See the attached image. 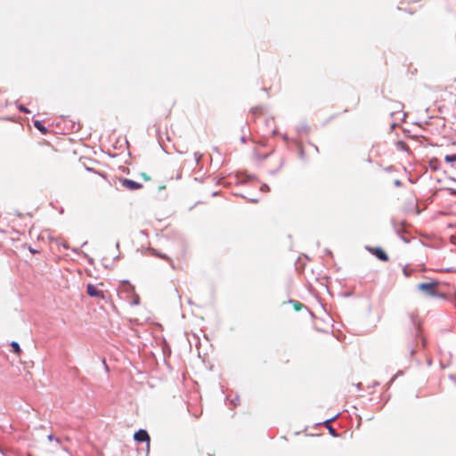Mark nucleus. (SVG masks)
<instances>
[{"label": "nucleus", "instance_id": "f257e3e1", "mask_svg": "<svg viewBox=\"0 0 456 456\" xmlns=\"http://www.w3.org/2000/svg\"><path fill=\"white\" fill-rule=\"evenodd\" d=\"M57 150L43 140L32 151L33 159L39 165L49 166L55 161Z\"/></svg>", "mask_w": 456, "mask_h": 456}, {"label": "nucleus", "instance_id": "f03ea898", "mask_svg": "<svg viewBox=\"0 0 456 456\" xmlns=\"http://www.w3.org/2000/svg\"><path fill=\"white\" fill-rule=\"evenodd\" d=\"M439 281H434L431 282L420 283L418 285V289L430 297L445 298V295L444 293L439 292L438 290Z\"/></svg>", "mask_w": 456, "mask_h": 456}, {"label": "nucleus", "instance_id": "7ed1b4c3", "mask_svg": "<svg viewBox=\"0 0 456 456\" xmlns=\"http://www.w3.org/2000/svg\"><path fill=\"white\" fill-rule=\"evenodd\" d=\"M120 183L123 187H125L130 191H135V190H139V189L142 188V183L134 182V181L127 179V178L120 179Z\"/></svg>", "mask_w": 456, "mask_h": 456}, {"label": "nucleus", "instance_id": "20e7f679", "mask_svg": "<svg viewBox=\"0 0 456 456\" xmlns=\"http://www.w3.org/2000/svg\"><path fill=\"white\" fill-rule=\"evenodd\" d=\"M134 440L137 442H147V446H150V436L144 429H140L134 435Z\"/></svg>", "mask_w": 456, "mask_h": 456}, {"label": "nucleus", "instance_id": "39448f33", "mask_svg": "<svg viewBox=\"0 0 456 456\" xmlns=\"http://www.w3.org/2000/svg\"><path fill=\"white\" fill-rule=\"evenodd\" d=\"M86 292L90 297L103 298L104 294L102 290H100L96 286L93 284H88L86 287Z\"/></svg>", "mask_w": 456, "mask_h": 456}, {"label": "nucleus", "instance_id": "423d86ee", "mask_svg": "<svg viewBox=\"0 0 456 456\" xmlns=\"http://www.w3.org/2000/svg\"><path fill=\"white\" fill-rule=\"evenodd\" d=\"M370 251L376 256L381 261H388V256L387 253L380 248H370Z\"/></svg>", "mask_w": 456, "mask_h": 456}, {"label": "nucleus", "instance_id": "0eeeda50", "mask_svg": "<svg viewBox=\"0 0 456 456\" xmlns=\"http://www.w3.org/2000/svg\"><path fill=\"white\" fill-rule=\"evenodd\" d=\"M151 252H152V255H154V256H156L158 257H160V258H162L164 260L168 261L171 264V265L173 266V261H172V259L168 256H167L165 254H162V253H159L156 249H151Z\"/></svg>", "mask_w": 456, "mask_h": 456}, {"label": "nucleus", "instance_id": "6e6552de", "mask_svg": "<svg viewBox=\"0 0 456 456\" xmlns=\"http://www.w3.org/2000/svg\"><path fill=\"white\" fill-rule=\"evenodd\" d=\"M34 126L36 128H37L42 134H45L48 133V130L45 126H44L40 121L36 120L34 121Z\"/></svg>", "mask_w": 456, "mask_h": 456}, {"label": "nucleus", "instance_id": "1a4fd4ad", "mask_svg": "<svg viewBox=\"0 0 456 456\" xmlns=\"http://www.w3.org/2000/svg\"><path fill=\"white\" fill-rule=\"evenodd\" d=\"M289 303L293 305V308L296 311H300L304 307V305L299 301L290 300Z\"/></svg>", "mask_w": 456, "mask_h": 456}, {"label": "nucleus", "instance_id": "9d476101", "mask_svg": "<svg viewBox=\"0 0 456 456\" xmlns=\"http://www.w3.org/2000/svg\"><path fill=\"white\" fill-rule=\"evenodd\" d=\"M11 346L12 347L13 352H14L15 354H20L21 349H20V345H19L17 342H14V341H13V342H12V343H11Z\"/></svg>", "mask_w": 456, "mask_h": 456}, {"label": "nucleus", "instance_id": "9b49d317", "mask_svg": "<svg viewBox=\"0 0 456 456\" xmlns=\"http://www.w3.org/2000/svg\"><path fill=\"white\" fill-rule=\"evenodd\" d=\"M444 159L448 163L455 162L456 161V154L446 155L444 157Z\"/></svg>", "mask_w": 456, "mask_h": 456}, {"label": "nucleus", "instance_id": "f8f14e48", "mask_svg": "<svg viewBox=\"0 0 456 456\" xmlns=\"http://www.w3.org/2000/svg\"><path fill=\"white\" fill-rule=\"evenodd\" d=\"M141 176L143 178L144 181H150L151 177L146 173H142Z\"/></svg>", "mask_w": 456, "mask_h": 456}, {"label": "nucleus", "instance_id": "ddd939ff", "mask_svg": "<svg viewBox=\"0 0 456 456\" xmlns=\"http://www.w3.org/2000/svg\"><path fill=\"white\" fill-rule=\"evenodd\" d=\"M252 111H253V113H256V112H259V113H261V112H262V109H261V108L256 107V108L252 109Z\"/></svg>", "mask_w": 456, "mask_h": 456}, {"label": "nucleus", "instance_id": "4468645a", "mask_svg": "<svg viewBox=\"0 0 456 456\" xmlns=\"http://www.w3.org/2000/svg\"><path fill=\"white\" fill-rule=\"evenodd\" d=\"M134 304H139V297L137 295L134 296Z\"/></svg>", "mask_w": 456, "mask_h": 456}, {"label": "nucleus", "instance_id": "2eb2a0df", "mask_svg": "<svg viewBox=\"0 0 456 456\" xmlns=\"http://www.w3.org/2000/svg\"><path fill=\"white\" fill-rule=\"evenodd\" d=\"M299 151H300L301 157L304 158V151H303V149L301 147H299Z\"/></svg>", "mask_w": 456, "mask_h": 456}, {"label": "nucleus", "instance_id": "dca6fc26", "mask_svg": "<svg viewBox=\"0 0 456 456\" xmlns=\"http://www.w3.org/2000/svg\"><path fill=\"white\" fill-rule=\"evenodd\" d=\"M20 110L24 112H28V110L25 108H20Z\"/></svg>", "mask_w": 456, "mask_h": 456}, {"label": "nucleus", "instance_id": "f3484780", "mask_svg": "<svg viewBox=\"0 0 456 456\" xmlns=\"http://www.w3.org/2000/svg\"><path fill=\"white\" fill-rule=\"evenodd\" d=\"M29 250H30V252H32V253H36V252H37L36 250H34V248H29Z\"/></svg>", "mask_w": 456, "mask_h": 456}, {"label": "nucleus", "instance_id": "a211bd4d", "mask_svg": "<svg viewBox=\"0 0 456 456\" xmlns=\"http://www.w3.org/2000/svg\"><path fill=\"white\" fill-rule=\"evenodd\" d=\"M403 273H405V275H408V271L403 270Z\"/></svg>", "mask_w": 456, "mask_h": 456}, {"label": "nucleus", "instance_id": "6ab92c4d", "mask_svg": "<svg viewBox=\"0 0 456 456\" xmlns=\"http://www.w3.org/2000/svg\"><path fill=\"white\" fill-rule=\"evenodd\" d=\"M403 273H405V275H408V271L403 270Z\"/></svg>", "mask_w": 456, "mask_h": 456}, {"label": "nucleus", "instance_id": "aec40b11", "mask_svg": "<svg viewBox=\"0 0 456 456\" xmlns=\"http://www.w3.org/2000/svg\"><path fill=\"white\" fill-rule=\"evenodd\" d=\"M403 273H405V275H408V271L403 270Z\"/></svg>", "mask_w": 456, "mask_h": 456}, {"label": "nucleus", "instance_id": "412c9836", "mask_svg": "<svg viewBox=\"0 0 456 456\" xmlns=\"http://www.w3.org/2000/svg\"><path fill=\"white\" fill-rule=\"evenodd\" d=\"M395 183H396L397 185H399V184H400V182H399V181H395Z\"/></svg>", "mask_w": 456, "mask_h": 456}]
</instances>
